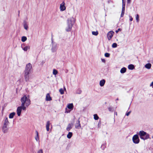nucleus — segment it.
<instances>
[{
  "label": "nucleus",
  "mask_w": 153,
  "mask_h": 153,
  "mask_svg": "<svg viewBox=\"0 0 153 153\" xmlns=\"http://www.w3.org/2000/svg\"><path fill=\"white\" fill-rule=\"evenodd\" d=\"M21 106L23 107V110L25 111L26 108L30 104V100L28 96L24 95L20 100Z\"/></svg>",
  "instance_id": "nucleus-1"
},
{
  "label": "nucleus",
  "mask_w": 153,
  "mask_h": 153,
  "mask_svg": "<svg viewBox=\"0 0 153 153\" xmlns=\"http://www.w3.org/2000/svg\"><path fill=\"white\" fill-rule=\"evenodd\" d=\"M32 68V65L30 63H29L26 65L24 71V77L26 81L29 80V74L31 73Z\"/></svg>",
  "instance_id": "nucleus-2"
},
{
  "label": "nucleus",
  "mask_w": 153,
  "mask_h": 153,
  "mask_svg": "<svg viewBox=\"0 0 153 153\" xmlns=\"http://www.w3.org/2000/svg\"><path fill=\"white\" fill-rule=\"evenodd\" d=\"M75 22V19L73 17H70L67 19V26L65 28L66 31L69 32L71 31Z\"/></svg>",
  "instance_id": "nucleus-3"
},
{
  "label": "nucleus",
  "mask_w": 153,
  "mask_h": 153,
  "mask_svg": "<svg viewBox=\"0 0 153 153\" xmlns=\"http://www.w3.org/2000/svg\"><path fill=\"white\" fill-rule=\"evenodd\" d=\"M140 138L144 140H146L149 138V135L146 132L143 131H139L138 133Z\"/></svg>",
  "instance_id": "nucleus-4"
},
{
  "label": "nucleus",
  "mask_w": 153,
  "mask_h": 153,
  "mask_svg": "<svg viewBox=\"0 0 153 153\" xmlns=\"http://www.w3.org/2000/svg\"><path fill=\"white\" fill-rule=\"evenodd\" d=\"M132 140L134 143L137 144L140 142L138 135L137 134L134 135L132 137Z\"/></svg>",
  "instance_id": "nucleus-5"
},
{
  "label": "nucleus",
  "mask_w": 153,
  "mask_h": 153,
  "mask_svg": "<svg viewBox=\"0 0 153 153\" xmlns=\"http://www.w3.org/2000/svg\"><path fill=\"white\" fill-rule=\"evenodd\" d=\"M23 107L22 106L18 107L17 109V113L18 115L20 116L21 115L22 110H23Z\"/></svg>",
  "instance_id": "nucleus-6"
},
{
  "label": "nucleus",
  "mask_w": 153,
  "mask_h": 153,
  "mask_svg": "<svg viewBox=\"0 0 153 153\" xmlns=\"http://www.w3.org/2000/svg\"><path fill=\"white\" fill-rule=\"evenodd\" d=\"M65 3L64 2H63L60 4V9L61 11H63L66 9V7L65 6Z\"/></svg>",
  "instance_id": "nucleus-7"
},
{
  "label": "nucleus",
  "mask_w": 153,
  "mask_h": 153,
  "mask_svg": "<svg viewBox=\"0 0 153 153\" xmlns=\"http://www.w3.org/2000/svg\"><path fill=\"white\" fill-rule=\"evenodd\" d=\"M9 122L8 120V118L7 117H5L3 121V126H7Z\"/></svg>",
  "instance_id": "nucleus-8"
},
{
  "label": "nucleus",
  "mask_w": 153,
  "mask_h": 153,
  "mask_svg": "<svg viewBox=\"0 0 153 153\" xmlns=\"http://www.w3.org/2000/svg\"><path fill=\"white\" fill-rule=\"evenodd\" d=\"M79 118L78 120L76 122L75 124V128L77 129H79L81 128V126L80 124V122L79 120Z\"/></svg>",
  "instance_id": "nucleus-9"
},
{
  "label": "nucleus",
  "mask_w": 153,
  "mask_h": 153,
  "mask_svg": "<svg viewBox=\"0 0 153 153\" xmlns=\"http://www.w3.org/2000/svg\"><path fill=\"white\" fill-rule=\"evenodd\" d=\"M114 32L113 31H109L107 34V37L109 40H110L113 36Z\"/></svg>",
  "instance_id": "nucleus-10"
},
{
  "label": "nucleus",
  "mask_w": 153,
  "mask_h": 153,
  "mask_svg": "<svg viewBox=\"0 0 153 153\" xmlns=\"http://www.w3.org/2000/svg\"><path fill=\"white\" fill-rule=\"evenodd\" d=\"M57 50V46L56 44H53L51 49L52 52H55Z\"/></svg>",
  "instance_id": "nucleus-11"
},
{
  "label": "nucleus",
  "mask_w": 153,
  "mask_h": 153,
  "mask_svg": "<svg viewBox=\"0 0 153 153\" xmlns=\"http://www.w3.org/2000/svg\"><path fill=\"white\" fill-rule=\"evenodd\" d=\"M8 128L7 127V126H3L2 128V131L4 133H7L8 131Z\"/></svg>",
  "instance_id": "nucleus-12"
},
{
  "label": "nucleus",
  "mask_w": 153,
  "mask_h": 153,
  "mask_svg": "<svg viewBox=\"0 0 153 153\" xmlns=\"http://www.w3.org/2000/svg\"><path fill=\"white\" fill-rule=\"evenodd\" d=\"M36 135L35 137V139L36 140V141L37 142H38V143H39L40 141H39V133H38V132L37 131H36Z\"/></svg>",
  "instance_id": "nucleus-13"
},
{
  "label": "nucleus",
  "mask_w": 153,
  "mask_h": 153,
  "mask_svg": "<svg viewBox=\"0 0 153 153\" xmlns=\"http://www.w3.org/2000/svg\"><path fill=\"white\" fill-rule=\"evenodd\" d=\"M52 100V98L50 97V94L49 93L46 94V101H50Z\"/></svg>",
  "instance_id": "nucleus-14"
},
{
  "label": "nucleus",
  "mask_w": 153,
  "mask_h": 153,
  "mask_svg": "<svg viewBox=\"0 0 153 153\" xmlns=\"http://www.w3.org/2000/svg\"><path fill=\"white\" fill-rule=\"evenodd\" d=\"M73 125L72 124H69L66 128V130L68 131H69L72 128Z\"/></svg>",
  "instance_id": "nucleus-15"
},
{
  "label": "nucleus",
  "mask_w": 153,
  "mask_h": 153,
  "mask_svg": "<svg viewBox=\"0 0 153 153\" xmlns=\"http://www.w3.org/2000/svg\"><path fill=\"white\" fill-rule=\"evenodd\" d=\"M105 83V80L104 79H103L100 81V85L102 87L104 85Z\"/></svg>",
  "instance_id": "nucleus-16"
},
{
  "label": "nucleus",
  "mask_w": 153,
  "mask_h": 153,
  "mask_svg": "<svg viewBox=\"0 0 153 153\" xmlns=\"http://www.w3.org/2000/svg\"><path fill=\"white\" fill-rule=\"evenodd\" d=\"M50 124V123L49 121H48L47 122L46 125V128L47 131H48L49 130V126Z\"/></svg>",
  "instance_id": "nucleus-17"
},
{
  "label": "nucleus",
  "mask_w": 153,
  "mask_h": 153,
  "mask_svg": "<svg viewBox=\"0 0 153 153\" xmlns=\"http://www.w3.org/2000/svg\"><path fill=\"white\" fill-rule=\"evenodd\" d=\"M145 67L147 69H149L151 67V64L150 63H147L145 65Z\"/></svg>",
  "instance_id": "nucleus-18"
},
{
  "label": "nucleus",
  "mask_w": 153,
  "mask_h": 153,
  "mask_svg": "<svg viewBox=\"0 0 153 153\" xmlns=\"http://www.w3.org/2000/svg\"><path fill=\"white\" fill-rule=\"evenodd\" d=\"M15 114V112H12L9 115V118L10 119L13 118Z\"/></svg>",
  "instance_id": "nucleus-19"
},
{
  "label": "nucleus",
  "mask_w": 153,
  "mask_h": 153,
  "mask_svg": "<svg viewBox=\"0 0 153 153\" xmlns=\"http://www.w3.org/2000/svg\"><path fill=\"white\" fill-rule=\"evenodd\" d=\"M126 70V69L124 67L121 69L120 72L121 73L123 74L125 73Z\"/></svg>",
  "instance_id": "nucleus-20"
},
{
  "label": "nucleus",
  "mask_w": 153,
  "mask_h": 153,
  "mask_svg": "<svg viewBox=\"0 0 153 153\" xmlns=\"http://www.w3.org/2000/svg\"><path fill=\"white\" fill-rule=\"evenodd\" d=\"M68 108L69 109H72L73 108V104H69L68 105Z\"/></svg>",
  "instance_id": "nucleus-21"
},
{
  "label": "nucleus",
  "mask_w": 153,
  "mask_h": 153,
  "mask_svg": "<svg viewBox=\"0 0 153 153\" xmlns=\"http://www.w3.org/2000/svg\"><path fill=\"white\" fill-rule=\"evenodd\" d=\"M128 68L129 69L133 70L134 68V66L133 65L131 64L128 65Z\"/></svg>",
  "instance_id": "nucleus-22"
},
{
  "label": "nucleus",
  "mask_w": 153,
  "mask_h": 153,
  "mask_svg": "<svg viewBox=\"0 0 153 153\" xmlns=\"http://www.w3.org/2000/svg\"><path fill=\"white\" fill-rule=\"evenodd\" d=\"M72 136V133L71 132H69L67 135V137L69 138L70 139L71 138Z\"/></svg>",
  "instance_id": "nucleus-23"
},
{
  "label": "nucleus",
  "mask_w": 153,
  "mask_h": 153,
  "mask_svg": "<svg viewBox=\"0 0 153 153\" xmlns=\"http://www.w3.org/2000/svg\"><path fill=\"white\" fill-rule=\"evenodd\" d=\"M24 27L25 30H27L28 29V26L26 22H25L24 23Z\"/></svg>",
  "instance_id": "nucleus-24"
},
{
  "label": "nucleus",
  "mask_w": 153,
  "mask_h": 153,
  "mask_svg": "<svg viewBox=\"0 0 153 153\" xmlns=\"http://www.w3.org/2000/svg\"><path fill=\"white\" fill-rule=\"evenodd\" d=\"M27 39L26 37L25 36H23L22 37L21 40L22 42H25Z\"/></svg>",
  "instance_id": "nucleus-25"
},
{
  "label": "nucleus",
  "mask_w": 153,
  "mask_h": 153,
  "mask_svg": "<svg viewBox=\"0 0 153 153\" xmlns=\"http://www.w3.org/2000/svg\"><path fill=\"white\" fill-rule=\"evenodd\" d=\"M92 34L95 36H97L98 34V32L97 31H92Z\"/></svg>",
  "instance_id": "nucleus-26"
},
{
  "label": "nucleus",
  "mask_w": 153,
  "mask_h": 153,
  "mask_svg": "<svg viewBox=\"0 0 153 153\" xmlns=\"http://www.w3.org/2000/svg\"><path fill=\"white\" fill-rule=\"evenodd\" d=\"M53 75H56L57 74L58 71L54 69L53 70Z\"/></svg>",
  "instance_id": "nucleus-27"
},
{
  "label": "nucleus",
  "mask_w": 153,
  "mask_h": 153,
  "mask_svg": "<svg viewBox=\"0 0 153 153\" xmlns=\"http://www.w3.org/2000/svg\"><path fill=\"white\" fill-rule=\"evenodd\" d=\"M94 119L96 120H98L99 119V117L97 116V114H95L94 115Z\"/></svg>",
  "instance_id": "nucleus-28"
},
{
  "label": "nucleus",
  "mask_w": 153,
  "mask_h": 153,
  "mask_svg": "<svg viewBox=\"0 0 153 153\" xmlns=\"http://www.w3.org/2000/svg\"><path fill=\"white\" fill-rule=\"evenodd\" d=\"M30 48L29 46H26L23 48V50L25 51H27L28 49Z\"/></svg>",
  "instance_id": "nucleus-29"
},
{
  "label": "nucleus",
  "mask_w": 153,
  "mask_h": 153,
  "mask_svg": "<svg viewBox=\"0 0 153 153\" xmlns=\"http://www.w3.org/2000/svg\"><path fill=\"white\" fill-rule=\"evenodd\" d=\"M139 16L138 14H137L136 16V20L137 22H138L139 21Z\"/></svg>",
  "instance_id": "nucleus-30"
},
{
  "label": "nucleus",
  "mask_w": 153,
  "mask_h": 153,
  "mask_svg": "<svg viewBox=\"0 0 153 153\" xmlns=\"http://www.w3.org/2000/svg\"><path fill=\"white\" fill-rule=\"evenodd\" d=\"M59 91L61 94H64V90L62 88L60 89L59 90Z\"/></svg>",
  "instance_id": "nucleus-31"
},
{
  "label": "nucleus",
  "mask_w": 153,
  "mask_h": 153,
  "mask_svg": "<svg viewBox=\"0 0 153 153\" xmlns=\"http://www.w3.org/2000/svg\"><path fill=\"white\" fill-rule=\"evenodd\" d=\"M117 44L116 43H114L112 44V47L113 48H115L117 47Z\"/></svg>",
  "instance_id": "nucleus-32"
},
{
  "label": "nucleus",
  "mask_w": 153,
  "mask_h": 153,
  "mask_svg": "<svg viewBox=\"0 0 153 153\" xmlns=\"http://www.w3.org/2000/svg\"><path fill=\"white\" fill-rule=\"evenodd\" d=\"M110 54L108 53H105V56L107 57H109L110 56Z\"/></svg>",
  "instance_id": "nucleus-33"
},
{
  "label": "nucleus",
  "mask_w": 153,
  "mask_h": 153,
  "mask_svg": "<svg viewBox=\"0 0 153 153\" xmlns=\"http://www.w3.org/2000/svg\"><path fill=\"white\" fill-rule=\"evenodd\" d=\"M37 153H43V150L42 149H39L37 152Z\"/></svg>",
  "instance_id": "nucleus-34"
},
{
  "label": "nucleus",
  "mask_w": 153,
  "mask_h": 153,
  "mask_svg": "<svg viewBox=\"0 0 153 153\" xmlns=\"http://www.w3.org/2000/svg\"><path fill=\"white\" fill-rule=\"evenodd\" d=\"M108 109L109 111H113V109L112 107H109L108 108Z\"/></svg>",
  "instance_id": "nucleus-35"
},
{
  "label": "nucleus",
  "mask_w": 153,
  "mask_h": 153,
  "mask_svg": "<svg viewBox=\"0 0 153 153\" xmlns=\"http://www.w3.org/2000/svg\"><path fill=\"white\" fill-rule=\"evenodd\" d=\"M131 113V111H129V112H128L126 113V115L127 116H128Z\"/></svg>",
  "instance_id": "nucleus-36"
},
{
  "label": "nucleus",
  "mask_w": 153,
  "mask_h": 153,
  "mask_svg": "<svg viewBox=\"0 0 153 153\" xmlns=\"http://www.w3.org/2000/svg\"><path fill=\"white\" fill-rule=\"evenodd\" d=\"M122 7H125V2L123 1V0H122Z\"/></svg>",
  "instance_id": "nucleus-37"
},
{
  "label": "nucleus",
  "mask_w": 153,
  "mask_h": 153,
  "mask_svg": "<svg viewBox=\"0 0 153 153\" xmlns=\"http://www.w3.org/2000/svg\"><path fill=\"white\" fill-rule=\"evenodd\" d=\"M124 12H122V11L121 14V17H123V16L124 14Z\"/></svg>",
  "instance_id": "nucleus-38"
},
{
  "label": "nucleus",
  "mask_w": 153,
  "mask_h": 153,
  "mask_svg": "<svg viewBox=\"0 0 153 153\" xmlns=\"http://www.w3.org/2000/svg\"><path fill=\"white\" fill-rule=\"evenodd\" d=\"M125 7H122V11L125 12Z\"/></svg>",
  "instance_id": "nucleus-39"
},
{
  "label": "nucleus",
  "mask_w": 153,
  "mask_h": 153,
  "mask_svg": "<svg viewBox=\"0 0 153 153\" xmlns=\"http://www.w3.org/2000/svg\"><path fill=\"white\" fill-rule=\"evenodd\" d=\"M98 127L99 128H100V126H101V123L100 122L99 123H98Z\"/></svg>",
  "instance_id": "nucleus-40"
},
{
  "label": "nucleus",
  "mask_w": 153,
  "mask_h": 153,
  "mask_svg": "<svg viewBox=\"0 0 153 153\" xmlns=\"http://www.w3.org/2000/svg\"><path fill=\"white\" fill-rule=\"evenodd\" d=\"M129 17H130V20L131 21H132L133 20V18H132L131 16H129Z\"/></svg>",
  "instance_id": "nucleus-41"
},
{
  "label": "nucleus",
  "mask_w": 153,
  "mask_h": 153,
  "mask_svg": "<svg viewBox=\"0 0 153 153\" xmlns=\"http://www.w3.org/2000/svg\"><path fill=\"white\" fill-rule=\"evenodd\" d=\"M101 60L102 62L104 63H105V60L104 59H102Z\"/></svg>",
  "instance_id": "nucleus-42"
},
{
  "label": "nucleus",
  "mask_w": 153,
  "mask_h": 153,
  "mask_svg": "<svg viewBox=\"0 0 153 153\" xmlns=\"http://www.w3.org/2000/svg\"><path fill=\"white\" fill-rule=\"evenodd\" d=\"M131 2V0H127V2L129 4Z\"/></svg>",
  "instance_id": "nucleus-43"
},
{
  "label": "nucleus",
  "mask_w": 153,
  "mask_h": 153,
  "mask_svg": "<svg viewBox=\"0 0 153 153\" xmlns=\"http://www.w3.org/2000/svg\"><path fill=\"white\" fill-rule=\"evenodd\" d=\"M150 86H153V81L151 83Z\"/></svg>",
  "instance_id": "nucleus-44"
},
{
  "label": "nucleus",
  "mask_w": 153,
  "mask_h": 153,
  "mask_svg": "<svg viewBox=\"0 0 153 153\" xmlns=\"http://www.w3.org/2000/svg\"><path fill=\"white\" fill-rule=\"evenodd\" d=\"M81 92H82L80 90H79V92H77V93L78 94H80L81 93Z\"/></svg>",
  "instance_id": "nucleus-45"
},
{
  "label": "nucleus",
  "mask_w": 153,
  "mask_h": 153,
  "mask_svg": "<svg viewBox=\"0 0 153 153\" xmlns=\"http://www.w3.org/2000/svg\"><path fill=\"white\" fill-rule=\"evenodd\" d=\"M120 30V29H119L118 30H116V33H117V32H118V30Z\"/></svg>",
  "instance_id": "nucleus-46"
},
{
  "label": "nucleus",
  "mask_w": 153,
  "mask_h": 153,
  "mask_svg": "<svg viewBox=\"0 0 153 153\" xmlns=\"http://www.w3.org/2000/svg\"><path fill=\"white\" fill-rule=\"evenodd\" d=\"M116 100H118V98H117V99H116Z\"/></svg>",
  "instance_id": "nucleus-47"
},
{
  "label": "nucleus",
  "mask_w": 153,
  "mask_h": 153,
  "mask_svg": "<svg viewBox=\"0 0 153 153\" xmlns=\"http://www.w3.org/2000/svg\"><path fill=\"white\" fill-rule=\"evenodd\" d=\"M152 138H153V136L152 137Z\"/></svg>",
  "instance_id": "nucleus-48"
}]
</instances>
